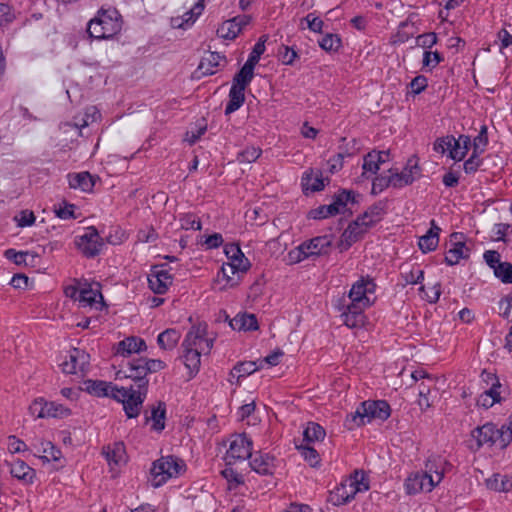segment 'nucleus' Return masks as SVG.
<instances>
[{"label":"nucleus","mask_w":512,"mask_h":512,"mask_svg":"<svg viewBox=\"0 0 512 512\" xmlns=\"http://www.w3.org/2000/svg\"><path fill=\"white\" fill-rule=\"evenodd\" d=\"M386 210V202L378 201L372 206H370L362 215L359 217L366 222L370 227L374 226L378 223Z\"/></svg>","instance_id":"obj_34"},{"label":"nucleus","mask_w":512,"mask_h":512,"mask_svg":"<svg viewBox=\"0 0 512 512\" xmlns=\"http://www.w3.org/2000/svg\"><path fill=\"white\" fill-rule=\"evenodd\" d=\"M77 248L87 258H93L97 256L104 243L100 237L97 229L93 226L86 228L83 235L78 236L75 240Z\"/></svg>","instance_id":"obj_9"},{"label":"nucleus","mask_w":512,"mask_h":512,"mask_svg":"<svg viewBox=\"0 0 512 512\" xmlns=\"http://www.w3.org/2000/svg\"><path fill=\"white\" fill-rule=\"evenodd\" d=\"M494 275L506 284L512 283V264L509 262H503L495 267Z\"/></svg>","instance_id":"obj_55"},{"label":"nucleus","mask_w":512,"mask_h":512,"mask_svg":"<svg viewBox=\"0 0 512 512\" xmlns=\"http://www.w3.org/2000/svg\"><path fill=\"white\" fill-rule=\"evenodd\" d=\"M173 282V277L163 266L156 267L148 276L150 289L155 294H164Z\"/></svg>","instance_id":"obj_17"},{"label":"nucleus","mask_w":512,"mask_h":512,"mask_svg":"<svg viewBox=\"0 0 512 512\" xmlns=\"http://www.w3.org/2000/svg\"><path fill=\"white\" fill-rule=\"evenodd\" d=\"M148 389L130 387H118L114 399L123 405V409L128 418H136L141 411L142 405L146 399Z\"/></svg>","instance_id":"obj_6"},{"label":"nucleus","mask_w":512,"mask_h":512,"mask_svg":"<svg viewBox=\"0 0 512 512\" xmlns=\"http://www.w3.org/2000/svg\"><path fill=\"white\" fill-rule=\"evenodd\" d=\"M326 432L324 428L315 422H309L303 432L304 440L307 442L321 441L324 439Z\"/></svg>","instance_id":"obj_41"},{"label":"nucleus","mask_w":512,"mask_h":512,"mask_svg":"<svg viewBox=\"0 0 512 512\" xmlns=\"http://www.w3.org/2000/svg\"><path fill=\"white\" fill-rule=\"evenodd\" d=\"M102 299L100 291L98 289H92L90 285H84L79 289L77 300L79 306L82 308L95 307L96 309H100L103 305Z\"/></svg>","instance_id":"obj_21"},{"label":"nucleus","mask_w":512,"mask_h":512,"mask_svg":"<svg viewBox=\"0 0 512 512\" xmlns=\"http://www.w3.org/2000/svg\"><path fill=\"white\" fill-rule=\"evenodd\" d=\"M260 368H263V365H258L253 361H245L236 364L233 368V371L238 374V377H245L254 373Z\"/></svg>","instance_id":"obj_57"},{"label":"nucleus","mask_w":512,"mask_h":512,"mask_svg":"<svg viewBox=\"0 0 512 512\" xmlns=\"http://www.w3.org/2000/svg\"><path fill=\"white\" fill-rule=\"evenodd\" d=\"M261 155V149L250 146L246 147L237 154V161L239 163H252L255 162Z\"/></svg>","instance_id":"obj_53"},{"label":"nucleus","mask_w":512,"mask_h":512,"mask_svg":"<svg viewBox=\"0 0 512 512\" xmlns=\"http://www.w3.org/2000/svg\"><path fill=\"white\" fill-rule=\"evenodd\" d=\"M488 144L487 127H481L478 135L473 140V151L483 153L486 145Z\"/></svg>","instance_id":"obj_63"},{"label":"nucleus","mask_w":512,"mask_h":512,"mask_svg":"<svg viewBox=\"0 0 512 512\" xmlns=\"http://www.w3.org/2000/svg\"><path fill=\"white\" fill-rule=\"evenodd\" d=\"M221 61L226 62L225 56L218 52H210L207 56L203 57L198 66V70L203 75H213L216 73Z\"/></svg>","instance_id":"obj_31"},{"label":"nucleus","mask_w":512,"mask_h":512,"mask_svg":"<svg viewBox=\"0 0 512 512\" xmlns=\"http://www.w3.org/2000/svg\"><path fill=\"white\" fill-rule=\"evenodd\" d=\"M102 454L110 466H119L125 462L126 450L123 442H114L103 447Z\"/></svg>","instance_id":"obj_23"},{"label":"nucleus","mask_w":512,"mask_h":512,"mask_svg":"<svg viewBox=\"0 0 512 512\" xmlns=\"http://www.w3.org/2000/svg\"><path fill=\"white\" fill-rule=\"evenodd\" d=\"M220 278L225 281V284L221 287V289L235 287L240 281V275L238 271L235 270V266H231L229 262L224 263L220 272H218L217 281H220Z\"/></svg>","instance_id":"obj_32"},{"label":"nucleus","mask_w":512,"mask_h":512,"mask_svg":"<svg viewBox=\"0 0 512 512\" xmlns=\"http://www.w3.org/2000/svg\"><path fill=\"white\" fill-rule=\"evenodd\" d=\"M369 228L371 227L358 216L342 233V244L345 243L346 247H350L360 240Z\"/></svg>","instance_id":"obj_18"},{"label":"nucleus","mask_w":512,"mask_h":512,"mask_svg":"<svg viewBox=\"0 0 512 512\" xmlns=\"http://www.w3.org/2000/svg\"><path fill=\"white\" fill-rule=\"evenodd\" d=\"M253 77L254 68L244 64L239 72L235 74L231 87L245 90L246 87L251 83Z\"/></svg>","instance_id":"obj_37"},{"label":"nucleus","mask_w":512,"mask_h":512,"mask_svg":"<svg viewBox=\"0 0 512 512\" xmlns=\"http://www.w3.org/2000/svg\"><path fill=\"white\" fill-rule=\"evenodd\" d=\"M442 61H444V56L441 53L426 50L423 54L422 69L432 71Z\"/></svg>","instance_id":"obj_48"},{"label":"nucleus","mask_w":512,"mask_h":512,"mask_svg":"<svg viewBox=\"0 0 512 512\" xmlns=\"http://www.w3.org/2000/svg\"><path fill=\"white\" fill-rule=\"evenodd\" d=\"M393 178V188H402L411 185L417 178L421 176V168L418 165L415 156L408 159L405 167L401 172L398 169L391 168L388 170Z\"/></svg>","instance_id":"obj_10"},{"label":"nucleus","mask_w":512,"mask_h":512,"mask_svg":"<svg viewBox=\"0 0 512 512\" xmlns=\"http://www.w3.org/2000/svg\"><path fill=\"white\" fill-rule=\"evenodd\" d=\"M89 361V354L79 348H73L65 356V360L60 363V366L65 374L83 373L87 370Z\"/></svg>","instance_id":"obj_12"},{"label":"nucleus","mask_w":512,"mask_h":512,"mask_svg":"<svg viewBox=\"0 0 512 512\" xmlns=\"http://www.w3.org/2000/svg\"><path fill=\"white\" fill-rule=\"evenodd\" d=\"M229 325L236 331H255L258 329V321L254 314L239 313L229 321Z\"/></svg>","instance_id":"obj_30"},{"label":"nucleus","mask_w":512,"mask_h":512,"mask_svg":"<svg viewBox=\"0 0 512 512\" xmlns=\"http://www.w3.org/2000/svg\"><path fill=\"white\" fill-rule=\"evenodd\" d=\"M344 324L349 328L361 327L364 324V313L344 310L341 314Z\"/></svg>","instance_id":"obj_51"},{"label":"nucleus","mask_w":512,"mask_h":512,"mask_svg":"<svg viewBox=\"0 0 512 512\" xmlns=\"http://www.w3.org/2000/svg\"><path fill=\"white\" fill-rule=\"evenodd\" d=\"M498 306L500 310L499 315L509 322H512V292L501 298Z\"/></svg>","instance_id":"obj_58"},{"label":"nucleus","mask_w":512,"mask_h":512,"mask_svg":"<svg viewBox=\"0 0 512 512\" xmlns=\"http://www.w3.org/2000/svg\"><path fill=\"white\" fill-rule=\"evenodd\" d=\"M430 225V229L425 235L419 238L418 242L420 250L424 253L434 251L439 243V233L441 229L438 227L435 220H431Z\"/></svg>","instance_id":"obj_27"},{"label":"nucleus","mask_w":512,"mask_h":512,"mask_svg":"<svg viewBox=\"0 0 512 512\" xmlns=\"http://www.w3.org/2000/svg\"><path fill=\"white\" fill-rule=\"evenodd\" d=\"M186 471L185 462L173 455L162 456L152 464L150 474L154 487H160L171 478H177Z\"/></svg>","instance_id":"obj_5"},{"label":"nucleus","mask_w":512,"mask_h":512,"mask_svg":"<svg viewBox=\"0 0 512 512\" xmlns=\"http://www.w3.org/2000/svg\"><path fill=\"white\" fill-rule=\"evenodd\" d=\"M391 415V407L385 400H367L360 403L356 411L346 416L344 425L353 430L370 423L372 420H387Z\"/></svg>","instance_id":"obj_2"},{"label":"nucleus","mask_w":512,"mask_h":512,"mask_svg":"<svg viewBox=\"0 0 512 512\" xmlns=\"http://www.w3.org/2000/svg\"><path fill=\"white\" fill-rule=\"evenodd\" d=\"M441 482V476L434 478L432 474L416 472L411 474L405 481V489L408 494L419 492H431Z\"/></svg>","instance_id":"obj_11"},{"label":"nucleus","mask_w":512,"mask_h":512,"mask_svg":"<svg viewBox=\"0 0 512 512\" xmlns=\"http://www.w3.org/2000/svg\"><path fill=\"white\" fill-rule=\"evenodd\" d=\"M179 222L181 229L184 230H200L202 227L199 218L192 213L182 214L179 218Z\"/></svg>","instance_id":"obj_54"},{"label":"nucleus","mask_w":512,"mask_h":512,"mask_svg":"<svg viewBox=\"0 0 512 512\" xmlns=\"http://www.w3.org/2000/svg\"><path fill=\"white\" fill-rule=\"evenodd\" d=\"M10 473L12 477L22 481L24 484H32L36 476L35 470L20 459L10 463Z\"/></svg>","instance_id":"obj_24"},{"label":"nucleus","mask_w":512,"mask_h":512,"mask_svg":"<svg viewBox=\"0 0 512 512\" xmlns=\"http://www.w3.org/2000/svg\"><path fill=\"white\" fill-rule=\"evenodd\" d=\"M402 277L406 284H418L424 279V271L418 266H414L408 272H403Z\"/></svg>","instance_id":"obj_61"},{"label":"nucleus","mask_w":512,"mask_h":512,"mask_svg":"<svg viewBox=\"0 0 512 512\" xmlns=\"http://www.w3.org/2000/svg\"><path fill=\"white\" fill-rule=\"evenodd\" d=\"M267 38V35H262L258 39L251 53L249 54L247 61L245 62L246 65L255 68L261 58V55L265 52V43Z\"/></svg>","instance_id":"obj_42"},{"label":"nucleus","mask_w":512,"mask_h":512,"mask_svg":"<svg viewBox=\"0 0 512 512\" xmlns=\"http://www.w3.org/2000/svg\"><path fill=\"white\" fill-rule=\"evenodd\" d=\"M245 90L231 87L229 91V100L225 108V114L229 115L238 110L245 101Z\"/></svg>","instance_id":"obj_39"},{"label":"nucleus","mask_w":512,"mask_h":512,"mask_svg":"<svg viewBox=\"0 0 512 512\" xmlns=\"http://www.w3.org/2000/svg\"><path fill=\"white\" fill-rule=\"evenodd\" d=\"M36 449L38 453H42L39 458L46 462L57 461L61 457V451L50 441H41Z\"/></svg>","instance_id":"obj_38"},{"label":"nucleus","mask_w":512,"mask_h":512,"mask_svg":"<svg viewBox=\"0 0 512 512\" xmlns=\"http://www.w3.org/2000/svg\"><path fill=\"white\" fill-rule=\"evenodd\" d=\"M332 245V239L329 235L317 236L302 243V248L306 249L309 257L327 254Z\"/></svg>","instance_id":"obj_20"},{"label":"nucleus","mask_w":512,"mask_h":512,"mask_svg":"<svg viewBox=\"0 0 512 512\" xmlns=\"http://www.w3.org/2000/svg\"><path fill=\"white\" fill-rule=\"evenodd\" d=\"M87 389L95 396H110L114 399V394H116L118 387L105 381H91Z\"/></svg>","instance_id":"obj_36"},{"label":"nucleus","mask_w":512,"mask_h":512,"mask_svg":"<svg viewBox=\"0 0 512 512\" xmlns=\"http://www.w3.org/2000/svg\"><path fill=\"white\" fill-rule=\"evenodd\" d=\"M250 468L260 475H272L275 470V457L269 453L257 451L250 456Z\"/></svg>","instance_id":"obj_16"},{"label":"nucleus","mask_w":512,"mask_h":512,"mask_svg":"<svg viewBox=\"0 0 512 512\" xmlns=\"http://www.w3.org/2000/svg\"><path fill=\"white\" fill-rule=\"evenodd\" d=\"M352 484L345 480L339 486L330 491L328 501L334 506H340L350 502L355 497Z\"/></svg>","instance_id":"obj_22"},{"label":"nucleus","mask_w":512,"mask_h":512,"mask_svg":"<svg viewBox=\"0 0 512 512\" xmlns=\"http://www.w3.org/2000/svg\"><path fill=\"white\" fill-rule=\"evenodd\" d=\"M252 449L253 441L246 433L233 435L226 452L225 460L228 465H233L238 460L243 461L249 459L252 454Z\"/></svg>","instance_id":"obj_7"},{"label":"nucleus","mask_w":512,"mask_h":512,"mask_svg":"<svg viewBox=\"0 0 512 512\" xmlns=\"http://www.w3.org/2000/svg\"><path fill=\"white\" fill-rule=\"evenodd\" d=\"M122 28V19L119 12L112 7L101 8L97 16L88 23L87 31L95 39H108L118 34Z\"/></svg>","instance_id":"obj_4"},{"label":"nucleus","mask_w":512,"mask_h":512,"mask_svg":"<svg viewBox=\"0 0 512 512\" xmlns=\"http://www.w3.org/2000/svg\"><path fill=\"white\" fill-rule=\"evenodd\" d=\"M347 480L352 484V489L355 494L369 490V481L363 471H355Z\"/></svg>","instance_id":"obj_47"},{"label":"nucleus","mask_w":512,"mask_h":512,"mask_svg":"<svg viewBox=\"0 0 512 512\" xmlns=\"http://www.w3.org/2000/svg\"><path fill=\"white\" fill-rule=\"evenodd\" d=\"M203 10V0H198V2L194 3L193 6L189 8V10H187L182 16H176L171 18L172 27L182 29L189 27L202 14Z\"/></svg>","instance_id":"obj_19"},{"label":"nucleus","mask_w":512,"mask_h":512,"mask_svg":"<svg viewBox=\"0 0 512 512\" xmlns=\"http://www.w3.org/2000/svg\"><path fill=\"white\" fill-rule=\"evenodd\" d=\"M14 9L6 3H0V26L6 27L15 20Z\"/></svg>","instance_id":"obj_60"},{"label":"nucleus","mask_w":512,"mask_h":512,"mask_svg":"<svg viewBox=\"0 0 512 512\" xmlns=\"http://www.w3.org/2000/svg\"><path fill=\"white\" fill-rule=\"evenodd\" d=\"M376 285L373 280L361 278L355 282L348 294L349 300L353 302L366 303V305H372L375 298L371 296L375 293Z\"/></svg>","instance_id":"obj_13"},{"label":"nucleus","mask_w":512,"mask_h":512,"mask_svg":"<svg viewBox=\"0 0 512 512\" xmlns=\"http://www.w3.org/2000/svg\"><path fill=\"white\" fill-rule=\"evenodd\" d=\"M121 374H123L124 378L134 381L136 387L148 389L149 380L147 378L145 358L139 357L129 360L124 368L118 371V378H122Z\"/></svg>","instance_id":"obj_8"},{"label":"nucleus","mask_w":512,"mask_h":512,"mask_svg":"<svg viewBox=\"0 0 512 512\" xmlns=\"http://www.w3.org/2000/svg\"><path fill=\"white\" fill-rule=\"evenodd\" d=\"M252 20L250 15H238L232 19L224 21L217 29V35L220 38L233 40L249 25Z\"/></svg>","instance_id":"obj_14"},{"label":"nucleus","mask_w":512,"mask_h":512,"mask_svg":"<svg viewBox=\"0 0 512 512\" xmlns=\"http://www.w3.org/2000/svg\"><path fill=\"white\" fill-rule=\"evenodd\" d=\"M480 152L473 151L471 156L464 162L463 169L466 174L475 173L481 166L483 160L480 158Z\"/></svg>","instance_id":"obj_59"},{"label":"nucleus","mask_w":512,"mask_h":512,"mask_svg":"<svg viewBox=\"0 0 512 512\" xmlns=\"http://www.w3.org/2000/svg\"><path fill=\"white\" fill-rule=\"evenodd\" d=\"M444 464L445 461L442 460L441 458L428 459L427 462L425 463L426 470L424 473L432 474L434 478H437V476H441L442 480L444 477Z\"/></svg>","instance_id":"obj_52"},{"label":"nucleus","mask_w":512,"mask_h":512,"mask_svg":"<svg viewBox=\"0 0 512 512\" xmlns=\"http://www.w3.org/2000/svg\"><path fill=\"white\" fill-rule=\"evenodd\" d=\"M222 476L227 480L229 488H236L239 485L244 484V477L232 468V465H228L226 462V468L221 472Z\"/></svg>","instance_id":"obj_50"},{"label":"nucleus","mask_w":512,"mask_h":512,"mask_svg":"<svg viewBox=\"0 0 512 512\" xmlns=\"http://www.w3.org/2000/svg\"><path fill=\"white\" fill-rule=\"evenodd\" d=\"M381 156L376 153V150H372L368 152L363 157V164H362V174L360 176V180H369L373 176L377 174V172L380 169L381 161L379 160Z\"/></svg>","instance_id":"obj_28"},{"label":"nucleus","mask_w":512,"mask_h":512,"mask_svg":"<svg viewBox=\"0 0 512 512\" xmlns=\"http://www.w3.org/2000/svg\"><path fill=\"white\" fill-rule=\"evenodd\" d=\"M165 414L166 407L165 404L159 402L156 407L152 409L151 412V420L153 421L152 429L161 432L165 428Z\"/></svg>","instance_id":"obj_43"},{"label":"nucleus","mask_w":512,"mask_h":512,"mask_svg":"<svg viewBox=\"0 0 512 512\" xmlns=\"http://www.w3.org/2000/svg\"><path fill=\"white\" fill-rule=\"evenodd\" d=\"M319 45L325 51H337L341 46V39L336 34L328 33L319 41Z\"/></svg>","instance_id":"obj_56"},{"label":"nucleus","mask_w":512,"mask_h":512,"mask_svg":"<svg viewBox=\"0 0 512 512\" xmlns=\"http://www.w3.org/2000/svg\"><path fill=\"white\" fill-rule=\"evenodd\" d=\"M451 247L445 255V263L449 266L456 265L461 259H468L470 256V248L462 241L463 235L454 232L451 234Z\"/></svg>","instance_id":"obj_15"},{"label":"nucleus","mask_w":512,"mask_h":512,"mask_svg":"<svg viewBox=\"0 0 512 512\" xmlns=\"http://www.w3.org/2000/svg\"><path fill=\"white\" fill-rule=\"evenodd\" d=\"M278 57L284 65H293L298 54L294 48L289 46H282L279 48Z\"/></svg>","instance_id":"obj_62"},{"label":"nucleus","mask_w":512,"mask_h":512,"mask_svg":"<svg viewBox=\"0 0 512 512\" xmlns=\"http://www.w3.org/2000/svg\"><path fill=\"white\" fill-rule=\"evenodd\" d=\"M475 444H471L472 450H479L482 446H498L501 449L506 448L512 442V428L508 425L498 427L493 423H485L471 432Z\"/></svg>","instance_id":"obj_3"},{"label":"nucleus","mask_w":512,"mask_h":512,"mask_svg":"<svg viewBox=\"0 0 512 512\" xmlns=\"http://www.w3.org/2000/svg\"><path fill=\"white\" fill-rule=\"evenodd\" d=\"M337 214H340L338 212V208L334 206L333 203H331L329 205H320L317 208L311 209L308 212V218L320 220L328 218L330 216H335Z\"/></svg>","instance_id":"obj_44"},{"label":"nucleus","mask_w":512,"mask_h":512,"mask_svg":"<svg viewBox=\"0 0 512 512\" xmlns=\"http://www.w3.org/2000/svg\"><path fill=\"white\" fill-rule=\"evenodd\" d=\"M147 349V345L142 338L131 336L120 341L117 345L116 353L123 357L132 353H140Z\"/></svg>","instance_id":"obj_25"},{"label":"nucleus","mask_w":512,"mask_h":512,"mask_svg":"<svg viewBox=\"0 0 512 512\" xmlns=\"http://www.w3.org/2000/svg\"><path fill=\"white\" fill-rule=\"evenodd\" d=\"M489 489L497 492H508L512 489V481L506 475L494 474L486 480Z\"/></svg>","instance_id":"obj_40"},{"label":"nucleus","mask_w":512,"mask_h":512,"mask_svg":"<svg viewBox=\"0 0 512 512\" xmlns=\"http://www.w3.org/2000/svg\"><path fill=\"white\" fill-rule=\"evenodd\" d=\"M70 188L80 189L83 192H92L95 186L96 177L89 172L73 173L68 175Z\"/></svg>","instance_id":"obj_26"},{"label":"nucleus","mask_w":512,"mask_h":512,"mask_svg":"<svg viewBox=\"0 0 512 512\" xmlns=\"http://www.w3.org/2000/svg\"><path fill=\"white\" fill-rule=\"evenodd\" d=\"M372 188H371V194L372 195H378L379 193L383 192L386 188L392 186L393 187V178L391 174L385 175H375L372 178Z\"/></svg>","instance_id":"obj_45"},{"label":"nucleus","mask_w":512,"mask_h":512,"mask_svg":"<svg viewBox=\"0 0 512 512\" xmlns=\"http://www.w3.org/2000/svg\"><path fill=\"white\" fill-rule=\"evenodd\" d=\"M356 194L353 191L342 190L333 197V205L338 208L339 213H343L349 202L354 203Z\"/></svg>","instance_id":"obj_46"},{"label":"nucleus","mask_w":512,"mask_h":512,"mask_svg":"<svg viewBox=\"0 0 512 512\" xmlns=\"http://www.w3.org/2000/svg\"><path fill=\"white\" fill-rule=\"evenodd\" d=\"M482 379L487 384H491L490 388L486 389L483 393L486 394L488 397H490L492 400L500 403L502 400L501 392H500L502 385H501L498 377L493 373L484 371L482 373Z\"/></svg>","instance_id":"obj_35"},{"label":"nucleus","mask_w":512,"mask_h":512,"mask_svg":"<svg viewBox=\"0 0 512 512\" xmlns=\"http://www.w3.org/2000/svg\"><path fill=\"white\" fill-rule=\"evenodd\" d=\"M44 407H46V418L47 417H54V418H64L71 414V410L62 404H59L57 402H48L46 401V404H44Z\"/></svg>","instance_id":"obj_49"},{"label":"nucleus","mask_w":512,"mask_h":512,"mask_svg":"<svg viewBox=\"0 0 512 512\" xmlns=\"http://www.w3.org/2000/svg\"><path fill=\"white\" fill-rule=\"evenodd\" d=\"M214 341L215 337L208 334L206 323L194 325L187 332L181 347L183 363L190 377H194L199 372L201 356L210 354Z\"/></svg>","instance_id":"obj_1"},{"label":"nucleus","mask_w":512,"mask_h":512,"mask_svg":"<svg viewBox=\"0 0 512 512\" xmlns=\"http://www.w3.org/2000/svg\"><path fill=\"white\" fill-rule=\"evenodd\" d=\"M181 338L179 330L170 328L161 332L157 337V343L163 350H173Z\"/></svg>","instance_id":"obj_33"},{"label":"nucleus","mask_w":512,"mask_h":512,"mask_svg":"<svg viewBox=\"0 0 512 512\" xmlns=\"http://www.w3.org/2000/svg\"><path fill=\"white\" fill-rule=\"evenodd\" d=\"M301 185L305 195L321 191L325 187L321 172L317 171L314 173L313 170L306 171L303 174Z\"/></svg>","instance_id":"obj_29"},{"label":"nucleus","mask_w":512,"mask_h":512,"mask_svg":"<svg viewBox=\"0 0 512 512\" xmlns=\"http://www.w3.org/2000/svg\"><path fill=\"white\" fill-rule=\"evenodd\" d=\"M452 141L453 135L437 138L433 144V149L440 154H445L446 152L450 153Z\"/></svg>","instance_id":"obj_64"}]
</instances>
